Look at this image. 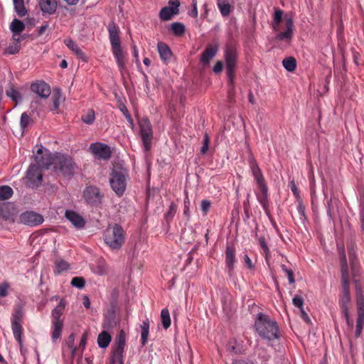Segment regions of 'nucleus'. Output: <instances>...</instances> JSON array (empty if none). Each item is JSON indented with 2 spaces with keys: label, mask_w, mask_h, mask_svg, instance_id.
I'll list each match as a JSON object with an SVG mask.
<instances>
[{
  "label": "nucleus",
  "mask_w": 364,
  "mask_h": 364,
  "mask_svg": "<svg viewBox=\"0 0 364 364\" xmlns=\"http://www.w3.org/2000/svg\"><path fill=\"white\" fill-rule=\"evenodd\" d=\"M283 11L276 9L271 26L275 33V40L290 41L294 33V22L291 18L285 16L282 21Z\"/></svg>",
  "instance_id": "obj_1"
},
{
  "label": "nucleus",
  "mask_w": 364,
  "mask_h": 364,
  "mask_svg": "<svg viewBox=\"0 0 364 364\" xmlns=\"http://www.w3.org/2000/svg\"><path fill=\"white\" fill-rule=\"evenodd\" d=\"M255 328L259 336L268 341L279 339L280 337L277 321L268 315L259 313L255 321Z\"/></svg>",
  "instance_id": "obj_2"
},
{
  "label": "nucleus",
  "mask_w": 364,
  "mask_h": 364,
  "mask_svg": "<svg viewBox=\"0 0 364 364\" xmlns=\"http://www.w3.org/2000/svg\"><path fill=\"white\" fill-rule=\"evenodd\" d=\"M124 232L118 224L109 225L104 232L105 243L112 250L119 249L124 242Z\"/></svg>",
  "instance_id": "obj_3"
},
{
  "label": "nucleus",
  "mask_w": 364,
  "mask_h": 364,
  "mask_svg": "<svg viewBox=\"0 0 364 364\" xmlns=\"http://www.w3.org/2000/svg\"><path fill=\"white\" fill-rule=\"evenodd\" d=\"M12 33V43L6 49L9 54H15L18 53L21 47V39L23 33V21L14 18L9 26Z\"/></svg>",
  "instance_id": "obj_4"
},
{
  "label": "nucleus",
  "mask_w": 364,
  "mask_h": 364,
  "mask_svg": "<svg viewBox=\"0 0 364 364\" xmlns=\"http://www.w3.org/2000/svg\"><path fill=\"white\" fill-rule=\"evenodd\" d=\"M127 177V174L122 169H113L111 173L109 178L111 188L119 197L125 192Z\"/></svg>",
  "instance_id": "obj_5"
},
{
  "label": "nucleus",
  "mask_w": 364,
  "mask_h": 364,
  "mask_svg": "<svg viewBox=\"0 0 364 364\" xmlns=\"http://www.w3.org/2000/svg\"><path fill=\"white\" fill-rule=\"evenodd\" d=\"M77 166L73 159L68 156L58 154L55 156L54 168L65 176H72Z\"/></svg>",
  "instance_id": "obj_6"
},
{
  "label": "nucleus",
  "mask_w": 364,
  "mask_h": 364,
  "mask_svg": "<svg viewBox=\"0 0 364 364\" xmlns=\"http://www.w3.org/2000/svg\"><path fill=\"white\" fill-rule=\"evenodd\" d=\"M225 60L228 77V84L231 88H233L234 73L237 60V50L232 47H227L225 51Z\"/></svg>",
  "instance_id": "obj_7"
},
{
  "label": "nucleus",
  "mask_w": 364,
  "mask_h": 364,
  "mask_svg": "<svg viewBox=\"0 0 364 364\" xmlns=\"http://www.w3.org/2000/svg\"><path fill=\"white\" fill-rule=\"evenodd\" d=\"M65 309V304L60 301L58 306L52 311L53 331L52 338L55 341L60 338L63 328V321L60 316Z\"/></svg>",
  "instance_id": "obj_8"
},
{
  "label": "nucleus",
  "mask_w": 364,
  "mask_h": 364,
  "mask_svg": "<svg viewBox=\"0 0 364 364\" xmlns=\"http://www.w3.org/2000/svg\"><path fill=\"white\" fill-rule=\"evenodd\" d=\"M23 319V310L21 306H18L12 314L11 327L14 338L19 343V350L23 353V344L21 341V322Z\"/></svg>",
  "instance_id": "obj_9"
},
{
  "label": "nucleus",
  "mask_w": 364,
  "mask_h": 364,
  "mask_svg": "<svg viewBox=\"0 0 364 364\" xmlns=\"http://www.w3.org/2000/svg\"><path fill=\"white\" fill-rule=\"evenodd\" d=\"M140 135L143 142L145 151L151 149V144L153 139V130L151 124L147 118H142L139 121Z\"/></svg>",
  "instance_id": "obj_10"
},
{
  "label": "nucleus",
  "mask_w": 364,
  "mask_h": 364,
  "mask_svg": "<svg viewBox=\"0 0 364 364\" xmlns=\"http://www.w3.org/2000/svg\"><path fill=\"white\" fill-rule=\"evenodd\" d=\"M54 159L55 156L53 157L48 150L43 148L41 145L38 148L36 152L34 153L36 165L42 170L48 169L51 164L54 165Z\"/></svg>",
  "instance_id": "obj_11"
},
{
  "label": "nucleus",
  "mask_w": 364,
  "mask_h": 364,
  "mask_svg": "<svg viewBox=\"0 0 364 364\" xmlns=\"http://www.w3.org/2000/svg\"><path fill=\"white\" fill-rule=\"evenodd\" d=\"M42 171L36 164H32L28 167L26 176L27 186L34 188L41 185L43 180Z\"/></svg>",
  "instance_id": "obj_12"
},
{
  "label": "nucleus",
  "mask_w": 364,
  "mask_h": 364,
  "mask_svg": "<svg viewBox=\"0 0 364 364\" xmlns=\"http://www.w3.org/2000/svg\"><path fill=\"white\" fill-rule=\"evenodd\" d=\"M125 346V336L122 331L116 338L112 355L111 364H123V352Z\"/></svg>",
  "instance_id": "obj_13"
},
{
  "label": "nucleus",
  "mask_w": 364,
  "mask_h": 364,
  "mask_svg": "<svg viewBox=\"0 0 364 364\" xmlns=\"http://www.w3.org/2000/svg\"><path fill=\"white\" fill-rule=\"evenodd\" d=\"M83 196L87 203L93 205L101 204L103 198V194L101 193L100 188L95 186L86 187L83 191Z\"/></svg>",
  "instance_id": "obj_14"
},
{
  "label": "nucleus",
  "mask_w": 364,
  "mask_h": 364,
  "mask_svg": "<svg viewBox=\"0 0 364 364\" xmlns=\"http://www.w3.org/2000/svg\"><path fill=\"white\" fill-rule=\"evenodd\" d=\"M89 149L94 155L95 158L98 159L107 160L111 156V150L109 146L101 142L91 144Z\"/></svg>",
  "instance_id": "obj_15"
},
{
  "label": "nucleus",
  "mask_w": 364,
  "mask_h": 364,
  "mask_svg": "<svg viewBox=\"0 0 364 364\" xmlns=\"http://www.w3.org/2000/svg\"><path fill=\"white\" fill-rule=\"evenodd\" d=\"M169 6L163 7L159 12V17L162 21H169L178 13L180 3L178 1H169Z\"/></svg>",
  "instance_id": "obj_16"
},
{
  "label": "nucleus",
  "mask_w": 364,
  "mask_h": 364,
  "mask_svg": "<svg viewBox=\"0 0 364 364\" xmlns=\"http://www.w3.org/2000/svg\"><path fill=\"white\" fill-rule=\"evenodd\" d=\"M342 255V264H341V272H342V285H343V294H349V277L348 273V266L346 262V257L344 253V250L341 249L340 252Z\"/></svg>",
  "instance_id": "obj_17"
},
{
  "label": "nucleus",
  "mask_w": 364,
  "mask_h": 364,
  "mask_svg": "<svg viewBox=\"0 0 364 364\" xmlns=\"http://www.w3.org/2000/svg\"><path fill=\"white\" fill-rule=\"evenodd\" d=\"M109 38L112 46V48H119L121 46L119 39V28L114 21H111L108 26Z\"/></svg>",
  "instance_id": "obj_18"
},
{
  "label": "nucleus",
  "mask_w": 364,
  "mask_h": 364,
  "mask_svg": "<svg viewBox=\"0 0 364 364\" xmlns=\"http://www.w3.org/2000/svg\"><path fill=\"white\" fill-rule=\"evenodd\" d=\"M31 90L42 98H47L50 95V86L44 81H37L31 85Z\"/></svg>",
  "instance_id": "obj_19"
},
{
  "label": "nucleus",
  "mask_w": 364,
  "mask_h": 364,
  "mask_svg": "<svg viewBox=\"0 0 364 364\" xmlns=\"http://www.w3.org/2000/svg\"><path fill=\"white\" fill-rule=\"evenodd\" d=\"M250 166L258 188L267 186L262 171L254 159L250 160Z\"/></svg>",
  "instance_id": "obj_20"
},
{
  "label": "nucleus",
  "mask_w": 364,
  "mask_h": 364,
  "mask_svg": "<svg viewBox=\"0 0 364 364\" xmlns=\"http://www.w3.org/2000/svg\"><path fill=\"white\" fill-rule=\"evenodd\" d=\"M43 218L41 215L33 211L24 213V225L29 226H36L43 222Z\"/></svg>",
  "instance_id": "obj_21"
},
{
  "label": "nucleus",
  "mask_w": 364,
  "mask_h": 364,
  "mask_svg": "<svg viewBox=\"0 0 364 364\" xmlns=\"http://www.w3.org/2000/svg\"><path fill=\"white\" fill-rule=\"evenodd\" d=\"M74 342H75V336L74 334H71L68 337V347L70 350L71 353V363L72 364H82V357L80 355V350L76 348H74Z\"/></svg>",
  "instance_id": "obj_22"
},
{
  "label": "nucleus",
  "mask_w": 364,
  "mask_h": 364,
  "mask_svg": "<svg viewBox=\"0 0 364 364\" xmlns=\"http://www.w3.org/2000/svg\"><path fill=\"white\" fill-rule=\"evenodd\" d=\"M218 51L217 45H208L201 55L200 61L205 65H208L210 60L216 55Z\"/></svg>",
  "instance_id": "obj_23"
},
{
  "label": "nucleus",
  "mask_w": 364,
  "mask_h": 364,
  "mask_svg": "<svg viewBox=\"0 0 364 364\" xmlns=\"http://www.w3.org/2000/svg\"><path fill=\"white\" fill-rule=\"evenodd\" d=\"M65 217L76 228L80 229L85 226L83 218L73 210H66Z\"/></svg>",
  "instance_id": "obj_24"
},
{
  "label": "nucleus",
  "mask_w": 364,
  "mask_h": 364,
  "mask_svg": "<svg viewBox=\"0 0 364 364\" xmlns=\"http://www.w3.org/2000/svg\"><path fill=\"white\" fill-rule=\"evenodd\" d=\"M260 193L257 194V198L262 206L264 210L267 214H269V198H268V188L267 186L259 188Z\"/></svg>",
  "instance_id": "obj_25"
},
{
  "label": "nucleus",
  "mask_w": 364,
  "mask_h": 364,
  "mask_svg": "<svg viewBox=\"0 0 364 364\" xmlns=\"http://www.w3.org/2000/svg\"><path fill=\"white\" fill-rule=\"evenodd\" d=\"M6 95L9 97L14 103L15 106L21 102L22 100L21 93L18 88L16 87L14 85H9L5 91Z\"/></svg>",
  "instance_id": "obj_26"
},
{
  "label": "nucleus",
  "mask_w": 364,
  "mask_h": 364,
  "mask_svg": "<svg viewBox=\"0 0 364 364\" xmlns=\"http://www.w3.org/2000/svg\"><path fill=\"white\" fill-rule=\"evenodd\" d=\"M64 43L79 58L85 62L87 61L85 54L74 41L71 38H67L64 41Z\"/></svg>",
  "instance_id": "obj_27"
},
{
  "label": "nucleus",
  "mask_w": 364,
  "mask_h": 364,
  "mask_svg": "<svg viewBox=\"0 0 364 364\" xmlns=\"http://www.w3.org/2000/svg\"><path fill=\"white\" fill-rule=\"evenodd\" d=\"M39 6L41 11L46 14H53L57 8L56 0H39Z\"/></svg>",
  "instance_id": "obj_28"
},
{
  "label": "nucleus",
  "mask_w": 364,
  "mask_h": 364,
  "mask_svg": "<svg viewBox=\"0 0 364 364\" xmlns=\"http://www.w3.org/2000/svg\"><path fill=\"white\" fill-rule=\"evenodd\" d=\"M157 48L160 58L164 62L166 63L171 59L172 52L168 45L163 42H159L157 44Z\"/></svg>",
  "instance_id": "obj_29"
},
{
  "label": "nucleus",
  "mask_w": 364,
  "mask_h": 364,
  "mask_svg": "<svg viewBox=\"0 0 364 364\" xmlns=\"http://www.w3.org/2000/svg\"><path fill=\"white\" fill-rule=\"evenodd\" d=\"M235 262V250L230 245H227L225 250V262L229 271H232Z\"/></svg>",
  "instance_id": "obj_30"
},
{
  "label": "nucleus",
  "mask_w": 364,
  "mask_h": 364,
  "mask_svg": "<svg viewBox=\"0 0 364 364\" xmlns=\"http://www.w3.org/2000/svg\"><path fill=\"white\" fill-rule=\"evenodd\" d=\"M112 53L116 59L118 68L120 72L122 73L126 68V64L124 60V54L121 46L119 48H112Z\"/></svg>",
  "instance_id": "obj_31"
},
{
  "label": "nucleus",
  "mask_w": 364,
  "mask_h": 364,
  "mask_svg": "<svg viewBox=\"0 0 364 364\" xmlns=\"http://www.w3.org/2000/svg\"><path fill=\"white\" fill-rule=\"evenodd\" d=\"M16 215V210L11 205H8L4 207H0V217L5 220H14V217Z\"/></svg>",
  "instance_id": "obj_32"
},
{
  "label": "nucleus",
  "mask_w": 364,
  "mask_h": 364,
  "mask_svg": "<svg viewBox=\"0 0 364 364\" xmlns=\"http://www.w3.org/2000/svg\"><path fill=\"white\" fill-rule=\"evenodd\" d=\"M141 328V343L142 346H145L148 341L149 333V319L143 321L140 325Z\"/></svg>",
  "instance_id": "obj_33"
},
{
  "label": "nucleus",
  "mask_w": 364,
  "mask_h": 364,
  "mask_svg": "<svg viewBox=\"0 0 364 364\" xmlns=\"http://www.w3.org/2000/svg\"><path fill=\"white\" fill-rule=\"evenodd\" d=\"M228 348L231 352L236 354H240L245 351V348L242 343L235 338L229 341Z\"/></svg>",
  "instance_id": "obj_34"
},
{
  "label": "nucleus",
  "mask_w": 364,
  "mask_h": 364,
  "mask_svg": "<svg viewBox=\"0 0 364 364\" xmlns=\"http://www.w3.org/2000/svg\"><path fill=\"white\" fill-rule=\"evenodd\" d=\"M217 5L223 16L226 17L231 12V5L228 0H217Z\"/></svg>",
  "instance_id": "obj_35"
},
{
  "label": "nucleus",
  "mask_w": 364,
  "mask_h": 364,
  "mask_svg": "<svg viewBox=\"0 0 364 364\" xmlns=\"http://www.w3.org/2000/svg\"><path fill=\"white\" fill-rule=\"evenodd\" d=\"M111 341V336L105 331L100 333L97 337V344L102 348H107Z\"/></svg>",
  "instance_id": "obj_36"
},
{
  "label": "nucleus",
  "mask_w": 364,
  "mask_h": 364,
  "mask_svg": "<svg viewBox=\"0 0 364 364\" xmlns=\"http://www.w3.org/2000/svg\"><path fill=\"white\" fill-rule=\"evenodd\" d=\"M350 302V294H343L341 296L339 300V306L341 309L343 314H347V311H349V305Z\"/></svg>",
  "instance_id": "obj_37"
},
{
  "label": "nucleus",
  "mask_w": 364,
  "mask_h": 364,
  "mask_svg": "<svg viewBox=\"0 0 364 364\" xmlns=\"http://www.w3.org/2000/svg\"><path fill=\"white\" fill-rule=\"evenodd\" d=\"M14 193L12 188L6 185L0 186V200L9 199Z\"/></svg>",
  "instance_id": "obj_38"
},
{
  "label": "nucleus",
  "mask_w": 364,
  "mask_h": 364,
  "mask_svg": "<svg viewBox=\"0 0 364 364\" xmlns=\"http://www.w3.org/2000/svg\"><path fill=\"white\" fill-rule=\"evenodd\" d=\"M282 65L287 70L292 72L296 69V61L293 57H287L283 60Z\"/></svg>",
  "instance_id": "obj_39"
},
{
  "label": "nucleus",
  "mask_w": 364,
  "mask_h": 364,
  "mask_svg": "<svg viewBox=\"0 0 364 364\" xmlns=\"http://www.w3.org/2000/svg\"><path fill=\"white\" fill-rule=\"evenodd\" d=\"M161 319L163 327L167 329L171 326L170 314L167 309H163L161 311Z\"/></svg>",
  "instance_id": "obj_40"
},
{
  "label": "nucleus",
  "mask_w": 364,
  "mask_h": 364,
  "mask_svg": "<svg viewBox=\"0 0 364 364\" xmlns=\"http://www.w3.org/2000/svg\"><path fill=\"white\" fill-rule=\"evenodd\" d=\"M81 119L83 122H85L87 124H92L95 119V114L93 109H88L85 113H84Z\"/></svg>",
  "instance_id": "obj_41"
},
{
  "label": "nucleus",
  "mask_w": 364,
  "mask_h": 364,
  "mask_svg": "<svg viewBox=\"0 0 364 364\" xmlns=\"http://www.w3.org/2000/svg\"><path fill=\"white\" fill-rule=\"evenodd\" d=\"M70 268L69 264L63 259H58L55 262V272L56 274H60L64 271L68 270Z\"/></svg>",
  "instance_id": "obj_42"
},
{
  "label": "nucleus",
  "mask_w": 364,
  "mask_h": 364,
  "mask_svg": "<svg viewBox=\"0 0 364 364\" xmlns=\"http://www.w3.org/2000/svg\"><path fill=\"white\" fill-rule=\"evenodd\" d=\"M171 30L176 36H182L185 32V26L179 22L173 23L171 25Z\"/></svg>",
  "instance_id": "obj_43"
},
{
  "label": "nucleus",
  "mask_w": 364,
  "mask_h": 364,
  "mask_svg": "<svg viewBox=\"0 0 364 364\" xmlns=\"http://www.w3.org/2000/svg\"><path fill=\"white\" fill-rule=\"evenodd\" d=\"M93 272L98 275H105L107 273V267L105 262H100L97 265H96L93 269Z\"/></svg>",
  "instance_id": "obj_44"
},
{
  "label": "nucleus",
  "mask_w": 364,
  "mask_h": 364,
  "mask_svg": "<svg viewBox=\"0 0 364 364\" xmlns=\"http://www.w3.org/2000/svg\"><path fill=\"white\" fill-rule=\"evenodd\" d=\"M364 326V316H358L356 321V328L355 332V336L356 338H358L361 333Z\"/></svg>",
  "instance_id": "obj_45"
},
{
  "label": "nucleus",
  "mask_w": 364,
  "mask_h": 364,
  "mask_svg": "<svg viewBox=\"0 0 364 364\" xmlns=\"http://www.w3.org/2000/svg\"><path fill=\"white\" fill-rule=\"evenodd\" d=\"M358 316H364V297L362 294L357 296Z\"/></svg>",
  "instance_id": "obj_46"
},
{
  "label": "nucleus",
  "mask_w": 364,
  "mask_h": 364,
  "mask_svg": "<svg viewBox=\"0 0 364 364\" xmlns=\"http://www.w3.org/2000/svg\"><path fill=\"white\" fill-rule=\"evenodd\" d=\"M176 213V205L173 203H171L169 206L168 211L165 214L166 220L167 222L171 221L173 219Z\"/></svg>",
  "instance_id": "obj_47"
},
{
  "label": "nucleus",
  "mask_w": 364,
  "mask_h": 364,
  "mask_svg": "<svg viewBox=\"0 0 364 364\" xmlns=\"http://www.w3.org/2000/svg\"><path fill=\"white\" fill-rule=\"evenodd\" d=\"M85 279L80 277H73L71 281V284L78 289H82L85 287Z\"/></svg>",
  "instance_id": "obj_48"
},
{
  "label": "nucleus",
  "mask_w": 364,
  "mask_h": 364,
  "mask_svg": "<svg viewBox=\"0 0 364 364\" xmlns=\"http://www.w3.org/2000/svg\"><path fill=\"white\" fill-rule=\"evenodd\" d=\"M120 110L122 111V112L123 113V114L125 117L126 119L127 120V122L130 124V127L133 129L134 127V122H133V119L132 118V116L129 113V111L127 109V107L124 105H122V107H120Z\"/></svg>",
  "instance_id": "obj_49"
},
{
  "label": "nucleus",
  "mask_w": 364,
  "mask_h": 364,
  "mask_svg": "<svg viewBox=\"0 0 364 364\" xmlns=\"http://www.w3.org/2000/svg\"><path fill=\"white\" fill-rule=\"evenodd\" d=\"M14 9L20 17L23 16V0H13Z\"/></svg>",
  "instance_id": "obj_50"
},
{
  "label": "nucleus",
  "mask_w": 364,
  "mask_h": 364,
  "mask_svg": "<svg viewBox=\"0 0 364 364\" xmlns=\"http://www.w3.org/2000/svg\"><path fill=\"white\" fill-rule=\"evenodd\" d=\"M259 242L261 248L262 249L263 254L265 255L266 259H268V255H269V247L265 242V240L264 237H261L259 238Z\"/></svg>",
  "instance_id": "obj_51"
},
{
  "label": "nucleus",
  "mask_w": 364,
  "mask_h": 364,
  "mask_svg": "<svg viewBox=\"0 0 364 364\" xmlns=\"http://www.w3.org/2000/svg\"><path fill=\"white\" fill-rule=\"evenodd\" d=\"M293 304L299 309L303 308L304 299L300 295H295L292 299Z\"/></svg>",
  "instance_id": "obj_52"
},
{
  "label": "nucleus",
  "mask_w": 364,
  "mask_h": 364,
  "mask_svg": "<svg viewBox=\"0 0 364 364\" xmlns=\"http://www.w3.org/2000/svg\"><path fill=\"white\" fill-rule=\"evenodd\" d=\"M281 268L286 273L289 283L293 284L294 282L293 272L291 269H287V267L284 264H282Z\"/></svg>",
  "instance_id": "obj_53"
},
{
  "label": "nucleus",
  "mask_w": 364,
  "mask_h": 364,
  "mask_svg": "<svg viewBox=\"0 0 364 364\" xmlns=\"http://www.w3.org/2000/svg\"><path fill=\"white\" fill-rule=\"evenodd\" d=\"M209 142L210 139L208 136V134L207 133H205L204 138H203V146L201 147L200 152L202 154H205L208 149L209 147Z\"/></svg>",
  "instance_id": "obj_54"
},
{
  "label": "nucleus",
  "mask_w": 364,
  "mask_h": 364,
  "mask_svg": "<svg viewBox=\"0 0 364 364\" xmlns=\"http://www.w3.org/2000/svg\"><path fill=\"white\" fill-rule=\"evenodd\" d=\"M257 355L261 358V362H265L268 360L269 355L267 354V350L264 348H259L257 350Z\"/></svg>",
  "instance_id": "obj_55"
},
{
  "label": "nucleus",
  "mask_w": 364,
  "mask_h": 364,
  "mask_svg": "<svg viewBox=\"0 0 364 364\" xmlns=\"http://www.w3.org/2000/svg\"><path fill=\"white\" fill-rule=\"evenodd\" d=\"M60 98V92L58 91L57 92V93H55L52 97L54 109L55 110H57L59 108Z\"/></svg>",
  "instance_id": "obj_56"
},
{
  "label": "nucleus",
  "mask_w": 364,
  "mask_h": 364,
  "mask_svg": "<svg viewBox=\"0 0 364 364\" xmlns=\"http://www.w3.org/2000/svg\"><path fill=\"white\" fill-rule=\"evenodd\" d=\"M359 220L360 224V228L362 231H364V204L360 208Z\"/></svg>",
  "instance_id": "obj_57"
},
{
  "label": "nucleus",
  "mask_w": 364,
  "mask_h": 364,
  "mask_svg": "<svg viewBox=\"0 0 364 364\" xmlns=\"http://www.w3.org/2000/svg\"><path fill=\"white\" fill-rule=\"evenodd\" d=\"M297 211H298V213L299 214V215L301 216V219L304 220L306 219L305 208L301 203H299V204L297 205Z\"/></svg>",
  "instance_id": "obj_58"
},
{
  "label": "nucleus",
  "mask_w": 364,
  "mask_h": 364,
  "mask_svg": "<svg viewBox=\"0 0 364 364\" xmlns=\"http://www.w3.org/2000/svg\"><path fill=\"white\" fill-rule=\"evenodd\" d=\"M210 202L207 200H203L201 202V210L205 214L210 208Z\"/></svg>",
  "instance_id": "obj_59"
},
{
  "label": "nucleus",
  "mask_w": 364,
  "mask_h": 364,
  "mask_svg": "<svg viewBox=\"0 0 364 364\" xmlns=\"http://www.w3.org/2000/svg\"><path fill=\"white\" fill-rule=\"evenodd\" d=\"M9 286L6 283L0 284V296L4 297L7 295Z\"/></svg>",
  "instance_id": "obj_60"
},
{
  "label": "nucleus",
  "mask_w": 364,
  "mask_h": 364,
  "mask_svg": "<svg viewBox=\"0 0 364 364\" xmlns=\"http://www.w3.org/2000/svg\"><path fill=\"white\" fill-rule=\"evenodd\" d=\"M223 68V64L221 61H218L214 65L213 70L215 73H219L222 71Z\"/></svg>",
  "instance_id": "obj_61"
},
{
  "label": "nucleus",
  "mask_w": 364,
  "mask_h": 364,
  "mask_svg": "<svg viewBox=\"0 0 364 364\" xmlns=\"http://www.w3.org/2000/svg\"><path fill=\"white\" fill-rule=\"evenodd\" d=\"M189 205H190V201L188 198L186 196L184 199V211L183 213L186 216H189Z\"/></svg>",
  "instance_id": "obj_62"
},
{
  "label": "nucleus",
  "mask_w": 364,
  "mask_h": 364,
  "mask_svg": "<svg viewBox=\"0 0 364 364\" xmlns=\"http://www.w3.org/2000/svg\"><path fill=\"white\" fill-rule=\"evenodd\" d=\"M244 262L249 269H252L254 268V264H252L250 258L248 257L247 255H245L244 256Z\"/></svg>",
  "instance_id": "obj_63"
},
{
  "label": "nucleus",
  "mask_w": 364,
  "mask_h": 364,
  "mask_svg": "<svg viewBox=\"0 0 364 364\" xmlns=\"http://www.w3.org/2000/svg\"><path fill=\"white\" fill-rule=\"evenodd\" d=\"M299 310H300V313H301V317L303 318V320L306 323H309L310 318H309L308 314H306V312L304 311V308L300 309Z\"/></svg>",
  "instance_id": "obj_64"
}]
</instances>
